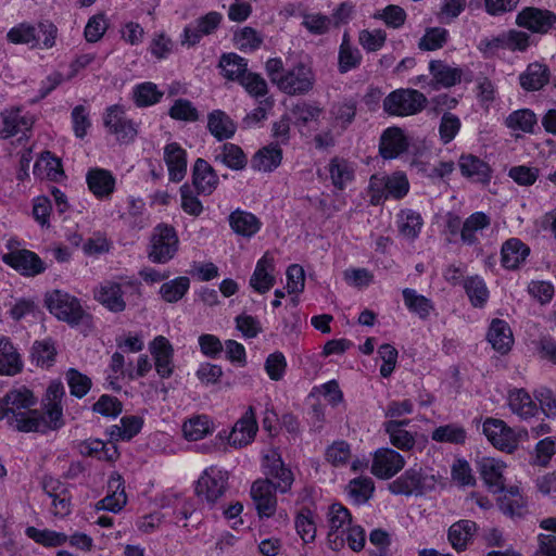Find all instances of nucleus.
I'll return each instance as SVG.
<instances>
[{"label":"nucleus","instance_id":"1a4fd4ad","mask_svg":"<svg viewBox=\"0 0 556 556\" xmlns=\"http://www.w3.org/2000/svg\"><path fill=\"white\" fill-rule=\"evenodd\" d=\"M277 489L268 479H257L251 485V497L260 518L271 517L277 509Z\"/></svg>","mask_w":556,"mask_h":556},{"label":"nucleus","instance_id":"412c9836","mask_svg":"<svg viewBox=\"0 0 556 556\" xmlns=\"http://www.w3.org/2000/svg\"><path fill=\"white\" fill-rule=\"evenodd\" d=\"M274 269V257L265 253L256 263L254 273L250 278V286L260 293L269 291L276 282L273 275Z\"/></svg>","mask_w":556,"mask_h":556},{"label":"nucleus","instance_id":"13d9d810","mask_svg":"<svg viewBox=\"0 0 556 556\" xmlns=\"http://www.w3.org/2000/svg\"><path fill=\"white\" fill-rule=\"evenodd\" d=\"M448 31L442 27H431L426 29L425 35L418 42V48L422 51H434L441 49L447 41Z\"/></svg>","mask_w":556,"mask_h":556},{"label":"nucleus","instance_id":"bf43d9fd","mask_svg":"<svg viewBox=\"0 0 556 556\" xmlns=\"http://www.w3.org/2000/svg\"><path fill=\"white\" fill-rule=\"evenodd\" d=\"M56 350L51 340L36 341L31 348V358L38 366H51L54 362Z\"/></svg>","mask_w":556,"mask_h":556},{"label":"nucleus","instance_id":"a19ab883","mask_svg":"<svg viewBox=\"0 0 556 556\" xmlns=\"http://www.w3.org/2000/svg\"><path fill=\"white\" fill-rule=\"evenodd\" d=\"M282 160V150L277 144H269L258 150L252 157V168L260 172H271Z\"/></svg>","mask_w":556,"mask_h":556},{"label":"nucleus","instance_id":"338daca9","mask_svg":"<svg viewBox=\"0 0 556 556\" xmlns=\"http://www.w3.org/2000/svg\"><path fill=\"white\" fill-rule=\"evenodd\" d=\"M362 53L356 47L339 48L338 70L341 74H345L357 68L362 63Z\"/></svg>","mask_w":556,"mask_h":556},{"label":"nucleus","instance_id":"e433bc0d","mask_svg":"<svg viewBox=\"0 0 556 556\" xmlns=\"http://www.w3.org/2000/svg\"><path fill=\"white\" fill-rule=\"evenodd\" d=\"M207 128L218 141L232 138L237 129L232 119L220 110H215L208 114Z\"/></svg>","mask_w":556,"mask_h":556},{"label":"nucleus","instance_id":"0e129e2a","mask_svg":"<svg viewBox=\"0 0 556 556\" xmlns=\"http://www.w3.org/2000/svg\"><path fill=\"white\" fill-rule=\"evenodd\" d=\"M66 381L70 387L71 394L78 399L84 397L91 388V379L75 368L67 370Z\"/></svg>","mask_w":556,"mask_h":556},{"label":"nucleus","instance_id":"052dcab7","mask_svg":"<svg viewBox=\"0 0 556 556\" xmlns=\"http://www.w3.org/2000/svg\"><path fill=\"white\" fill-rule=\"evenodd\" d=\"M329 173L332 184L338 189H343L345 185L353 179V170L349 163L337 157L330 161Z\"/></svg>","mask_w":556,"mask_h":556},{"label":"nucleus","instance_id":"c85d7f7f","mask_svg":"<svg viewBox=\"0 0 556 556\" xmlns=\"http://www.w3.org/2000/svg\"><path fill=\"white\" fill-rule=\"evenodd\" d=\"M504 125L515 132V137H520L522 134H534L538 127L536 114L530 109H518L513 111L504 119Z\"/></svg>","mask_w":556,"mask_h":556},{"label":"nucleus","instance_id":"8fccbe9b","mask_svg":"<svg viewBox=\"0 0 556 556\" xmlns=\"http://www.w3.org/2000/svg\"><path fill=\"white\" fill-rule=\"evenodd\" d=\"M43 489L50 497H52L53 514L64 517L71 513L70 497L64 494V489L58 481H49L43 483Z\"/></svg>","mask_w":556,"mask_h":556},{"label":"nucleus","instance_id":"09e8293b","mask_svg":"<svg viewBox=\"0 0 556 556\" xmlns=\"http://www.w3.org/2000/svg\"><path fill=\"white\" fill-rule=\"evenodd\" d=\"M142 425L143 420L139 416H124L121 419V425L111 427L110 435L115 440L128 441L140 432Z\"/></svg>","mask_w":556,"mask_h":556},{"label":"nucleus","instance_id":"2eb2a0df","mask_svg":"<svg viewBox=\"0 0 556 556\" xmlns=\"http://www.w3.org/2000/svg\"><path fill=\"white\" fill-rule=\"evenodd\" d=\"M150 353L154 359L155 370L161 378H169L174 371V349L163 336H157L150 343Z\"/></svg>","mask_w":556,"mask_h":556},{"label":"nucleus","instance_id":"864d4df0","mask_svg":"<svg viewBox=\"0 0 556 556\" xmlns=\"http://www.w3.org/2000/svg\"><path fill=\"white\" fill-rule=\"evenodd\" d=\"M467 438L466 430L458 425L440 426L432 431L431 439L440 443L463 444Z\"/></svg>","mask_w":556,"mask_h":556},{"label":"nucleus","instance_id":"cd10ccee","mask_svg":"<svg viewBox=\"0 0 556 556\" xmlns=\"http://www.w3.org/2000/svg\"><path fill=\"white\" fill-rule=\"evenodd\" d=\"M164 160L168 167L169 179L179 182L187 172L186 151L176 142L168 143L164 149Z\"/></svg>","mask_w":556,"mask_h":556},{"label":"nucleus","instance_id":"a18cd8bd","mask_svg":"<svg viewBox=\"0 0 556 556\" xmlns=\"http://www.w3.org/2000/svg\"><path fill=\"white\" fill-rule=\"evenodd\" d=\"M219 67L225 78L239 81L248 72V62L236 53H225L220 56Z\"/></svg>","mask_w":556,"mask_h":556},{"label":"nucleus","instance_id":"393cba45","mask_svg":"<svg viewBox=\"0 0 556 556\" xmlns=\"http://www.w3.org/2000/svg\"><path fill=\"white\" fill-rule=\"evenodd\" d=\"M213 160L232 170H242L248 164V157L243 150L235 143H224L213 151Z\"/></svg>","mask_w":556,"mask_h":556},{"label":"nucleus","instance_id":"c03bdc74","mask_svg":"<svg viewBox=\"0 0 556 556\" xmlns=\"http://www.w3.org/2000/svg\"><path fill=\"white\" fill-rule=\"evenodd\" d=\"M405 306L420 319H427L434 309L432 301L425 295L418 294L416 290L405 288L402 291Z\"/></svg>","mask_w":556,"mask_h":556},{"label":"nucleus","instance_id":"4d7b16f0","mask_svg":"<svg viewBox=\"0 0 556 556\" xmlns=\"http://www.w3.org/2000/svg\"><path fill=\"white\" fill-rule=\"evenodd\" d=\"M384 430L389 434L390 442L395 447L410 450L415 445L414 437L407 430L401 428V424H397V420L386 422Z\"/></svg>","mask_w":556,"mask_h":556},{"label":"nucleus","instance_id":"4be33fe9","mask_svg":"<svg viewBox=\"0 0 556 556\" xmlns=\"http://www.w3.org/2000/svg\"><path fill=\"white\" fill-rule=\"evenodd\" d=\"M215 169L204 160L198 159L192 169V181L199 193L210 195L218 186Z\"/></svg>","mask_w":556,"mask_h":556},{"label":"nucleus","instance_id":"6e6552de","mask_svg":"<svg viewBox=\"0 0 556 556\" xmlns=\"http://www.w3.org/2000/svg\"><path fill=\"white\" fill-rule=\"evenodd\" d=\"M433 476L422 472L421 468H409L389 484V491L395 495H424L434 488Z\"/></svg>","mask_w":556,"mask_h":556},{"label":"nucleus","instance_id":"e2e57ef3","mask_svg":"<svg viewBox=\"0 0 556 556\" xmlns=\"http://www.w3.org/2000/svg\"><path fill=\"white\" fill-rule=\"evenodd\" d=\"M321 112L323 110L319 106L312 105L304 101L294 104L290 110L294 123L299 126H305L309 122L316 121Z\"/></svg>","mask_w":556,"mask_h":556},{"label":"nucleus","instance_id":"a878e982","mask_svg":"<svg viewBox=\"0 0 556 556\" xmlns=\"http://www.w3.org/2000/svg\"><path fill=\"white\" fill-rule=\"evenodd\" d=\"M486 338L492 348L503 355L507 354L514 344V336L509 325L498 318L492 320Z\"/></svg>","mask_w":556,"mask_h":556},{"label":"nucleus","instance_id":"b1692460","mask_svg":"<svg viewBox=\"0 0 556 556\" xmlns=\"http://www.w3.org/2000/svg\"><path fill=\"white\" fill-rule=\"evenodd\" d=\"M408 142L399 127L387 128L380 138L379 152L383 159H394L406 151Z\"/></svg>","mask_w":556,"mask_h":556},{"label":"nucleus","instance_id":"9d476101","mask_svg":"<svg viewBox=\"0 0 556 556\" xmlns=\"http://www.w3.org/2000/svg\"><path fill=\"white\" fill-rule=\"evenodd\" d=\"M104 126L121 143L132 142L138 134L135 123L126 117L119 105H112L106 110Z\"/></svg>","mask_w":556,"mask_h":556},{"label":"nucleus","instance_id":"6e6d98bb","mask_svg":"<svg viewBox=\"0 0 556 556\" xmlns=\"http://www.w3.org/2000/svg\"><path fill=\"white\" fill-rule=\"evenodd\" d=\"M132 94L135 103L139 108L159 103L163 97V92L157 89V86L150 81L137 85Z\"/></svg>","mask_w":556,"mask_h":556},{"label":"nucleus","instance_id":"c9c22d12","mask_svg":"<svg viewBox=\"0 0 556 556\" xmlns=\"http://www.w3.org/2000/svg\"><path fill=\"white\" fill-rule=\"evenodd\" d=\"M490 224V217L483 212H476L468 216L463 223L459 231L463 243L467 245L478 243V232L488 228Z\"/></svg>","mask_w":556,"mask_h":556},{"label":"nucleus","instance_id":"2f4dec72","mask_svg":"<svg viewBox=\"0 0 556 556\" xmlns=\"http://www.w3.org/2000/svg\"><path fill=\"white\" fill-rule=\"evenodd\" d=\"M429 71L435 85L451 88L462 81L463 70L451 66L441 60H433L429 63Z\"/></svg>","mask_w":556,"mask_h":556},{"label":"nucleus","instance_id":"69168bd1","mask_svg":"<svg viewBox=\"0 0 556 556\" xmlns=\"http://www.w3.org/2000/svg\"><path fill=\"white\" fill-rule=\"evenodd\" d=\"M109 23L104 13L91 16L85 27L84 36L88 42L99 41L105 34Z\"/></svg>","mask_w":556,"mask_h":556},{"label":"nucleus","instance_id":"3c124183","mask_svg":"<svg viewBox=\"0 0 556 556\" xmlns=\"http://www.w3.org/2000/svg\"><path fill=\"white\" fill-rule=\"evenodd\" d=\"M189 288L190 279L186 276H180L164 282L160 288V294L165 302L176 303L185 296Z\"/></svg>","mask_w":556,"mask_h":556},{"label":"nucleus","instance_id":"ddd939ff","mask_svg":"<svg viewBox=\"0 0 556 556\" xmlns=\"http://www.w3.org/2000/svg\"><path fill=\"white\" fill-rule=\"evenodd\" d=\"M516 24L532 33L546 34L556 24V14L548 10L530 7L518 13Z\"/></svg>","mask_w":556,"mask_h":556},{"label":"nucleus","instance_id":"774afa93","mask_svg":"<svg viewBox=\"0 0 556 556\" xmlns=\"http://www.w3.org/2000/svg\"><path fill=\"white\" fill-rule=\"evenodd\" d=\"M534 400L539 403L543 414L551 419L556 418V395L545 387H541L534 391Z\"/></svg>","mask_w":556,"mask_h":556},{"label":"nucleus","instance_id":"58836bf2","mask_svg":"<svg viewBox=\"0 0 556 556\" xmlns=\"http://www.w3.org/2000/svg\"><path fill=\"white\" fill-rule=\"evenodd\" d=\"M229 224L236 233L243 237H252L261 228V222L254 214L241 210L229 215Z\"/></svg>","mask_w":556,"mask_h":556},{"label":"nucleus","instance_id":"bb28decb","mask_svg":"<svg viewBox=\"0 0 556 556\" xmlns=\"http://www.w3.org/2000/svg\"><path fill=\"white\" fill-rule=\"evenodd\" d=\"M86 181L89 190L99 199L109 198L115 188V178L104 168H91L87 172Z\"/></svg>","mask_w":556,"mask_h":556},{"label":"nucleus","instance_id":"423d86ee","mask_svg":"<svg viewBox=\"0 0 556 556\" xmlns=\"http://www.w3.org/2000/svg\"><path fill=\"white\" fill-rule=\"evenodd\" d=\"M229 473L216 466L206 468L199 478L195 486L197 495L211 507L227 492Z\"/></svg>","mask_w":556,"mask_h":556},{"label":"nucleus","instance_id":"4c0bfd02","mask_svg":"<svg viewBox=\"0 0 556 556\" xmlns=\"http://www.w3.org/2000/svg\"><path fill=\"white\" fill-rule=\"evenodd\" d=\"M33 173L38 178H47L58 181L64 176L61 160L53 156L50 151L41 153L39 160L34 165Z\"/></svg>","mask_w":556,"mask_h":556},{"label":"nucleus","instance_id":"79ce46f5","mask_svg":"<svg viewBox=\"0 0 556 556\" xmlns=\"http://www.w3.org/2000/svg\"><path fill=\"white\" fill-rule=\"evenodd\" d=\"M477 530L476 522L463 519L454 522L448 529V541L456 551H464Z\"/></svg>","mask_w":556,"mask_h":556},{"label":"nucleus","instance_id":"0eeeda50","mask_svg":"<svg viewBox=\"0 0 556 556\" xmlns=\"http://www.w3.org/2000/svg\"><path fill=\"white\" fill-rule=\"evenodd\" d=\"M178 237L173 226L160 224L151 236L148 257L151 262L165 264L170 261L178 250Z\"/></svg>","mask_w":556,"mask_h":556},{"label":"nucleus","instance_id":"dca6fc26","mask_svg":"<svg viewBox=\"0 0 556 556\" xmlns=\"http://www.w3.org/2000/svg\"><path fill=\"white\" fill-rule=\"evenodd\" d=\"M257 429L255 412L254 408L250 406L232 427L228 437V443L235 447L245 446L254 440Z\"/></svg>","mask_w":556,"mask_h":556},{"label":"nucleus","instance_id":"de8ad7c7","mask_svg":"<svg viewBox=\"0 0 556 556\" xmlns=\"http://www.w3.org/2000/svg\"><path fill=\"white\" fill-rule=\"evenodd\" d=\"M375 483L369 477L351 480L346 486L349 497L357 505L365 504L372 496Z\"/></svg>","mask_w":556,"mask_h":556},{"label":"nucleus","instance_id":"5fc2aeb1","mask_svg":"<svg viewBox=\"0 0 556 556\" xmlns=\"http://www.w3.org/2000/svg\"><path fill=\"white\" fill-rule=\"evenodd\" d=\"M466 293L475 307H482L489 299V290L479 276L468 277L464 281Z\"/></svg>","mask_w":556,"mask_h":556},{"label":"nucleus","instance_id":"f3484780","mask_svg":"<svg viewBox=\"0 0 556 556\" xmlns=\"http://www.w3.org/2000/svg\"><path fill=\"white\" fill-rule=\"evenodd\" d=\"M265 475L266 478L274 482V486L280 493H287L294 481L292 471L285 466L280 455L273 452L271 455L265 456Z\"/></svg>","mask_w":556,"mask_h":556},{"label":"nucleus","instance_id":"5701e85b","mask_svg":"<svg viewBox=\"0 0 556 556\" xmlns=\"http://www.w3.org/2000/svg\"><path fill=\"white\" fill-rule=\"evenodd\" d=\"M327 516L329 523V542L338 545L337 541L340 539V544H342L343 540L341 534L345 532L346 528L351 526L352 521L349 509L339 503H334L329 507Z\"/></svg>","mask_w":556,"mask_h":556},{"label":"nucleus","instance_id":"72a5a7b5","mask_svg":"<svg viewBox=\"0 0 556 556\" xmlns=\"http://www.w3.org/2000/svg\"><path fill=\"white\" fill-rule=\"evenodd\" d=\"M510 410L521 419H528L538 413V405L525 389H514L508 394Z\"/></svg>","mask_w":556,"mask_h":556},{"label":"nucleus","instance_id":"ea45409f","mask_svg":"<svg viewBox=\"0 0 556 556\" xmlns=\"http://www.w3.org/2000/svg\"><path fill=\"white\" fill-rule=\"evenodd\" d=\"M530 249L519 239L511 238L502 247V264L505 268L515 269L529 255Z\"/></svg>","mask_w":556,"mask_h":556},{"label":"nucleus","instance_id":"7ed1b4c3","mask_svg":"<svg viewBox=\"0 0 556 556\" xmlns=\"http://www.w3.org/2000/svg\"><path fill=\"white\" fill-rule=\"evenodd\" d=\"M426 96L416 89H396L383 99V110L393 116H410L421 112L427 105Z\"/></svg>","mask_w":556,"mask_h":556},{"label":"nucleus","instance_id":"f03ea898","mask_svg":"<svg viewBox=\"0 0 556 556\" xmlns=\"http://www.w3.org/2000/svg\"><path fill=\"white\" fill-rule=\"evenodd\" d=\"M65 395V389L61 381H52L47 388L46 394L41 400L42 413L38 409L33 412V419H37L39 425L33 432L46 433L49 430H58L64 426L62 399Z\"/></svg>","mask_w":556,"mask_h":556},{"label":"nucleus","instance_id":"603ef678","mask_svg":"<svg viewBox=\"0 0 556 556\" xmlns=\"http://www.w3.org/2000/svg\"><path fill=\"white\" fill-rule=\"evenodd\" d=\"M7 38L10 42L15 45H31L33 48L39 47V38L37 36V28L28 23H21L11 28Z\"/></svg>","mask_w":556,"mask_h":556},{"label":"nucleus","instance_id":"680f3d73","mask_svg":"<svg viewBox=\"0 0 556 556\" xmlns=\"http://www.w3.org/2000/svg\"><path fill=\"white\" fill-rule=\"evenodd\" d=\"M26 534L28 538L33 539L35 542L40 543L46 546H60L67 541V536L64 533L55 532L52 530H39L35 527H28L26 529Z\"/></svg>","mask_w":556,"mask_h":556},{"label":"nucleus","instance_id":"37998d69","mask_svg":"<svg viewBox=\"0 0 556 556\" xmlns=\"http://www.w3.org/2000/svg\"><path fill=\"white\" fill-rule=\"evenodd\" d=\"M214 431V424L206 415H194L182 425L184 437L188 441H198Z\"/></svg>","mask_w":556,"mask_h":556},{"label":"nucleus","instance_id":"f257e3e1","mask_svg":"<svg viewBox=\"0 0 556 556\" xmlns=\"http://www.w3.org/2000/svg\"><path fill=\"white\" fill-rule=\"evenodd\" d=\"M37 404V397L28 388L21 386L9 390L4 394V406L10 419L9 425L20 432H30L38 428V420L33 419V407Z\"/></svg>","mask_w":556,"mask_h":556},{"label":"nucleus","instance_id":"c756f323","mask_svg":"<svg viewBox=\"0 0 556 556\" xmlns=\"http://www.w3.org/2000/svg\"><path fill=\"white\" fill-rule=\"evenodd\" d=\"M549 70L545 64L533 62L519 75L520 87L526 91H538L549 81Z\"/></svg>","mask_w":556,"mask_h":556},{"label":"nucleus","instance_id":"a211bd4d","mask_svg":"<svg viewBox=\"0 0 556 556\" xmlns=\"http://www.w3.org/2000/svg\"><path fill=\"white\" fill-rule=\"evenodd\" d=\"M123 294L122 285L111 280L102 282L93 291L94 299L114 313L123 312L126 308Z\"/></svg>","mask_w":556,"mask_h":556},{"label":"nucleus","instance_id":"4468645a","mask_svg":"<svg viewBox=\"0 0 556 556\" xmlns=\"http://www.w3.org/2000/svg\"><path fill=\"white\" fill-rule=\"evenodd\" d=\"M2 262L24 276H36L46 269L41 258L35 252L26 249L15 250L4 254Z\"/></svg>","mask_w":556,"mask_h":556},{"label":"nucleus","instance_id":"6ab92c4d","mask_svg":"<svg viewBox=\"0 0 556 556\" xmlns=\"http://www.w3.org/2000/svg\"><path fill=\"white\" fill-rule=\"evenodd\" d=\"M109 490L111 493L96 504V509L119 513L127 503V496L124 481L118 473H113L110 477Z\"/></svg>","mask_w":556,"mask_h":556},{"label":"nucleus","instance_id":"aec40b11","mask_svg":"<svg viewBox=\"0 0 556 556\" xmlns=\"http://www.w3.org/2000/svg\"><path fill=\"white\" fill-rule=\"evenodd\" d=\"M477 468L484 480L485 484L493 492H502L504 490L503 471L505 464L492 457H482L477 460Z\"/></svg>","mask_w":556,"mask_h":556},{"label":"nucleus","instance_id":"39448f33","mask_svg":"<svg viewBox=\"0 0 556 556\" xmlns=\"http://www.w3.org/2000/svg\"><path fill=\"white\" fill-rule=\"evenodd\" d=\"M46 303L49 311L60 320L75 326L89 318V314L83 308L80 302L75 296L54 290L46 298Z\"/></svg>","mask_w":556,"mask_h":556},{"label":"nucleus","instance_id":"20e7f679","mask_svg":"<svg viewBox=\"0 0 556 556\" xmlns=\"http://www.w3.org/2000/svg\"><path fill=\"white\" fill-rule=\"evenodd\" d=\"M316 76L307 62H298L286 70L283 76L276 79L278 89L289 96L307 94L314 89Z\"/></svg>","mask_w":556,"mask_h":556},{"label":"nucleus","instance_id":"473e14b6","mask_svg":"<svg viewBox=\"0 0 556 556\" xmlns=\"http://www.w3.org/2000/svg\"><path fill=\"white\" fill-rule=\"evenodd\" d=\"M458 165L462 175L476 182L485 184L491 178V168L488 163L472 154L462 155Z\"/></svg>","mask_w":556,"mask_h":556},{"label":"nucleus","instance_id":"f8f14e48","mask_svg":"<svg viewBox=\"0 0 556 556\" xmlns=\"http://www.w3.org/2000/svg\"><path fill=\"white\" fill-rule=\"evenodd\" d=\"M405 466L404 457L396 451L382 447L376 451L371 464V473L379 479H390Z\"/></svg>","mask_w":556,"mask_h":556},{"label":"nucleus","instance_id":"7c9ffc66","mask_svg":"<svg viewBox=\"0 0 556 556\" xmlns=\"http://www.w3.org/2000/svg\"><path fill=\"white\" fill-rule=\"evenodd\" d=\"M23 369L16 348L7 337H0V376H15Z\"/></svg>","mask_w":556,"mask_h":556},{"label":"nucleus","instance_id":"9b49d317","mask_svg":"<svg viewBox=\"0 0 556 556\" xmlns=\"http://www.w3.org/2000/svg\"><path fill=\"white\" fill-rule=\"evenodd\" d=\"M483 433L495 447L502 451L511 453L518 446L515 431L501 419L488 418L483 422Z\"/></svg>","mask_w":556,"mask_h":556},{"label":"nucleus","instance_id":"49530a36","mask_svg":"<svg viewBox=\"0 0 556 556\" xmlns=\"http://www.w3.org/2000/svg\"><path fill=\"white\" fill-rule=\"evenodd\" d=\"M422 218L419 213L405 210L401 211L397 215V228L400 233L408 239L414 240L418 237L421 227H422Z\"/></svg>","mask_w":556,"mask_h":556},{"label":"nucleus","instance_id":"f704fd0d","mask_svg":"<svg viewBox=\"0 0 556 556\" xmlns=\"http://www.w3.org/2000/svg\"><path fill=\"white\" fill-rule=\"evenodd\" d=\"M1 117L3 124V128L0 129L1 138H9L18 132L30 130L34 123L30 116L21 115L18 109L4 111Z\"/></svg>","mask_w":556,"mask_h":556}]
</instances>
